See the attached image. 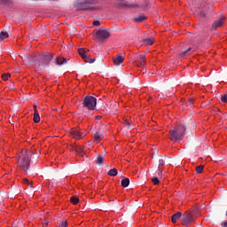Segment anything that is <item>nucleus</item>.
Masks as SVG:
<instances>
[{
  "label": "nucleus",
  "mask_w": 227,
  "mask_h": 227,
  "mask_svg": "<svg viewBox=\"0 0 227 227\" xmlns=\"http://www.w3.org/2000/svg\"><path fill=\"white\" fill-rule=\"evenodd\" d=\"M124 125L127 129H130V121L129 120L124 121Z\"/></svg>",
  "instance_id": "obj_35"
},
{
  "label": "nucleus",
  "mask_w": 227,
  "mask_h": 227,
  "mask_svg": "<svg viewBox=\"0 0 227 227\" xmlns=\"http://www.w3.org/2000/svg\"><path fill=\"white\" fill-rule=\"evenodd\" d=\"M67 226H68V224L67 223V220L64 219L60 221L59 227H67Z\"/></svg>",
  "instance_id": "obj_34"
},
{
  "label": "nucleus",
  "mask_w": 227,
  "mask_h": 227,
  "mask_svg": "<svg viewBox=\"0 0 227 227\" xmlns=\"http://www.w3.org/2000/svg\"><path fill=\"white\" fill-rule=\"evenodd\" d=\"M221 100H222V102H227V94H225V95H223V96H222L221 97Z\"/></svg>",
  "instance_id": "obj_38"
},
{
  "label": "nucleus",
  "mask_w": 227,
  "mask_h": 227,
  "mask_svg": "<svg viewBox=\"0 0 227 227\" xmlns=\"http://www.w3.org/2000/svg\"><path fill=\"white\" fill-rule=\"evenodd\" d=\"M100 140V133H96L94 136V141H99Z\"/></svg>",
  "instance_id": "obj_36"
},
{
  "label": "nucleus",
  "mask_w": 227,
  "mask_h": 227,
  "mask_svg": "<svg viewBox=\"0 0 227 227\" xmlns=\"http://www.w3.org/2000/svg\"><path fill=\"white\" fill-rule=\"evenodd\" d=\"M145 45H153V39H144Z\"/></svg>",
  "instance_id": "obj_26"
},
{
  "label": "nucleus",
  "mask_w": 227,
  "mask_h": 227,
  "mask_svg": "<svg viewBox=\"0 0 227 227\" xmlns=\"http://www.w3.org/2000/svg\"><path fill=\"white\" fill-rule=\"evenodd\" d=\"M55 65L61 67L62 65H67V59L63 57H56Z\"/></svg>",
  "instance_id": "obj_13"
},
{
  "label": "nucleus",
  "mask_w": 227,
  "mask_h": 227,
  "mask_svg": "<svg viewBox=\"0 0 227 227\" xmlns=\"http://www.w3.org/2000/svg\"><path fill=\"white\" fill-rule=\"evenodd\" d=\"M9 77H12V74H4L2 75L3 81H8V78H9Z\"/></svg>",
  "instance_id": "obj_33"
},
{
  "label": "nucleus",
  "mask_w": 227,
  "mask_h": 227,
  "mask_svg": "<svg viewBox=\"0 0 227 227\" xmlns=\"http://www.w3.org/2000/svg\"><path fill=\"white\" fill-rule=\"evenodd\" d=\"M34 111H35V113H36V111H38V110L36 109V106H34Z\"/></svg>",
  "instance_id": "obj_43"
},
{
  "label": "nucleus",
  "mask_w": 227,
  "mask_h": 227,
  "mask_svg": "<svg viewBox=\"0 0 227 227\" xmlns=\"http://www.w3.org/2000/svg\"><path fill=\"white\" fill-rule=\"evenodd\" d=\"M71 137H74V139H82L86 136V132H81L77 129H73L71 132Z\"/></svg>",
  "instance_id": "obj_9"
},
{
  "label": "nucleus",
  "mask_w": 227,
  "mask_h": 227,
  "mask_svg": "<svg viewBox=\"0 0 227 227\" xmlns=\"http://www.w3.org/2000/svg\"><path fill=\"white\" fill-rule=\"evenodd\" d=\"M221 226L227 227V221L222 222Z\"/></svg>",
  "instance_id": "obj_40"
},
{
  "label": "nucleus",
  "mask_w": 227,
  "mask_h": 227,
  "mask_svg": "<svg viewBox=\"0 0 227 227\" xmlns=\"http://www.w3.org/2000/svg\"><path fill=\"white\" fill-rule=\"evenodd\" d=\"M159 175H162V168L159 167Z\"/></svg>",
  "instance_id": "obj_42"
},
{
  "label": "nucleus",
  "mask_w": 227,
  "mask_h": 227,
  "mask_svg": "<svg viewBox=\"0 0 227 227\" xmlns=\"http://www.w3.org/2000/svg\"><path fill=\"white\" fill-rule=\"evenodd\" d=\"M123 61H125V57H123L121 54H117L114 58V65H115V67H120Z\"/></svg>",
  "instance_id": "obj_10"
},
{
  "label": "nucleus",
  "mask_w": 227,
  "mask_h": 227,
  "mask_svg": "<svg viewBox=\"0 0 227 227\" xmlns=\"http://www.w3.org/2000/svg\"><path fill=\"white\" fill-rule=\"evenodd\" d=\"M189 223H192L191 220H189L188 217L185 216V215H184L183 218H182V224L184 226H187V224H189Z\"/></svg>",
  "instance_id": "obj_23"
},
{
  "label": "nucleus",
  "mask_w": 227,
  "mask_h": 227,
  "mask_svg": "<svg viewBox=\"0 0 227 227\" xmlns=\"http://www.w3.org/2000/svg\"><path fill=\"white\" fill-rule=\"evenodd\" d=\"M96 164L98 166H104V155L99 154L96 158Z\"/></svg>",
  "instance_id": "obj_15"
},
{
  "label": "nucleus",
  "mask_w": 227,
  "mask_h": 227,
  "mask_svg": "<svg viewBox=\"0 0 227 227\" xmlns=\"http://www.w3.org/2000/svg\"><path fill=\"white\" fill-rule=\"evenodd\" d=\"M197 212L196 207H194L192 211H186L184 216H186L190 222L192 223V221H194V215H196Z\"/></svg>",
  "instance_id": "obj_12"
},
{
  "label": "nucleus",
  "mask_w": 227,
  "mask_h": 227,
  "mask_svg": "<svg viewBox=\"0 0 227 227\" xmlns=\"http://www.w3.org/2000/svg\"><path fill=\"white\" fill-rule=\"evenodd\" d=\"M93 35L95 36V40L98 42H104V40H107V38L111 36L109 29L104 27H100L98 30H94Z\"/></svg>",
  "instance_id": "obj_5"
},
{
  "label": "nucleus",
  "mask_w": 227,
  "mask_h": 227,
  "mask_svg": "<svg viewBox=\"0 0 227 227\" xmlns=\"http://www.w3.org/2000/svg\"><path fill=\"white\" fill-rule=\"evenodd\" d=\"M145 59H146V56L143 54L137 55L136 58V62L137 67L145 68V65L146 63Z\"/></svg>",
  "instance_id": "obj_8"
},
{
  "label": "nucleus",
  "mask_w": 227,
  "mask_h": 227,
  "mask_svg": "<svg viewBox=\"0 0 227 227\" xmlns=\"http://www.w3.org/2000/svg\"><path fill=\"white\" fill-rule=\"evenodd\" d=\"M185 127L188 129H192V130H196V121L188 120L185 121V126L180 124L177 128L171 129L169 131L170 141H182V139L185 137Z\"/></svg>",
  "instance_id": "obj_1"
},
{
  "label": "nucleus",
  "mask_w": 227,
  "mask_h": 227,
  "mask_svg": "<svg viewBox=\"0 0 227 227\" xmlns=\"http://www.w3.org/2000/svg\"><path fill=\"white\" fill-rule=\"evenodd\" d=\"M196 17H200V19H203L207 16L206 12L198 11L195 12Z\"/></svg>",
  "instance_id": "obj_20"
},
{
  "label": "nucleus",
  "mask_w": 227,
  "mask_h": 227,
  "mask_svg": "<svg viewBox=\"0 0 227 227\" xmlns=\"http://www.w3.org/2000/svg\"><path fill=\"white\" fill-rule=\"evenodd\" d=\"M47 224H49V222H47V221H44V222L43 223V227H47Z\"/></svg>",
  "instance_id": "obj_41"
},
{
  "label": "nucleus",
  "mask_w": 227,
  "mask_h": 227,
  "mask_svg": "<svg viewBox=\"0 0 227 227\" xmlns=\"http://www.w3.org/2000/svg\"><path fill=\"white\" fill-rule=\"evenodd\" d=\"M23 184L33 187V183L29 181V179H23Z\"/></svg>",
  "instance_id": "obj_32"
},
{
  "label": "nucleus",
  "mask_w": 227,
  "mask_h": 227,
  "mask_svg": "<svg viewBox=\"0 0 227 227\" xmlns=\"http://www.w3.org/2000/svg\"><path fill=\"white\" fill-rule=\"evenodd\" d=\"M70 201L73 205H77V203H79V198L73 196L71 197Z\"/></svg>",
  "instance_id": "obj_25"
},
{
  "label": "nucleus",
  "mask_w": 227,
  "mask_h": 227,
  "mask_svg": "<svg viewBox=\"0 0 227 227\" xmlns=\"http://www.w3.org/2000/svg\"><path fill=\"white\" fill-rule=\"evenodd\" d=\"M97 120H102V116H98Z\"/></svg>",
  "instance_id": "obj_44"
},
{
  "label": "nucleus",
  "mask_w": 227,
  "mask_h": 227,
  "mask_svg": "<svg viewBox=\"0 0 227 227\" xmlns=\"http://www.w3.org/2000/svg\"><path fill=\"white\" fill-rule=\"evenodd\" d=\"M190 104H192V99H189Z\"/></svg>",
  "instance_id": "obj_46"
},
{
  "label": "nucleus",
  "mask_w": 227,
  "mask_h": 227,
  "mask_svg": "<svg viewBox=\"0 0 227 227\" xmlns=\"http://www.w3.org/2000/svg\"><path fill=\"white\" fill-rule=\"evenodd\" d=\"M224 24V18L218 19L216 21L213 23L212 28L213 29H217V27H221Z\"/></svg>",
  "instance_id": "obj_14"
},
{
  "label": "nucleus",
  "mask_w": 227,
  "mask_h": 227,
  "mask_svg": "<svg viewBox=\"0 0 227 227\" xmlns=\"http://www.w3.org/2000/svg\"><path fill=\"white\" fill-rule=\"evenodd\" d=\"M12 0H0V4H12Z\"/></svg>",
  "instance_id": "obj_30"
},
{
  "label": "nucleus",
  "mask_w": 227,
  "mask_h": 227,
  "mask_svg": "<svg viewBox=\"0 0 227 227\" xmlns=\"http://www.w3.org/2000/svg\"><path fill=\"white\" fill-rule=\"evenodd\" d=\"M191 54H192V47L183 48L181 52L179 53V58H181V59H185V58L191 56Z\"/></svg>",
  "instance_id": "obj_7"
},
{
  "label": "nucleus",
  "mask_w": 227,
  "mask_h": 227,
  "mask_svg": "<svg viewBox=\"0 0 227 227\" xmlns=\"http://www.w3.org/2000/svg\"><path fill=\"white\" fill-rule=\"evenodd\" d=\"M34 123H40V114H38V110H35V113H34Z\"/></svg>",
  "instance_id": "obj_18"
},
{
  "label": "nucleus",
  "mask_w": 227,
  "mask_h": 227,
  "mask_svg": "<svg viewBox=\"0 0 227 227\" xmlns=\"http://www.w3.org/2000/svg\"><path fill=\"white\" fill-rule=\"evenodd\" d=\"M180 217H182V213L181 212L175 213L172 215V218H171L172 223L174 224L176 223V221H178V219H180Z\"/></svg>",
  "instance_id": "obj_16"
},
{
  "label": "nucleus",
  "mask_w": 227,
  "mask_h": 227,
  "mask_svg": "<svg viewBox=\"0 0 227 227\" xmlns=\"http://www.w3.org/2000/svg\"><path fill=\"white\" fill-rule=\"evenodd\" d=\"M52 58H54V55L51 53H44L43 55H39L36 59L35 61L34 62V65L35 67H49V63L52 61Z\"/></svg>",
  "instance_id": "obj_4"
},
{
  "label": "nucleus",
  "mask_w": 227,
  "mask_h": 227,
  "mask_svg": "<svg viewBox=\"0 0 227 227\" xmlns=\"http://www.w3.org/2000/svg\"><path fill=\"white\" fill-rule=\"evenodd\" d=\"M30 152V155H35V153H33V151H29Z\"/></svg>",
  "instance_id": "obj_45"
},
{
  "label": "nucleus",
  "mask_w": 227,
  "mask_h": 227,
  "mask_svg": "<svg viewBox=\"0 0 227 227\" xmlns=\"http://www.w3.org/2000/svg\"><path fill=\"white\" fill-rule=\"evenodd\" d=\"M93 26H100V21L99 20H95L93 22Z\"/></svg>",
  "instance_id": "obj_39"
},
{
  "label": "nucleus",
  "mask_w": 227,
  "mask_h": 227,
  "mask_svg": "<svg viewBox=\"0 0 227 227\" xmlns=\"http://www.w3.org/2000/svg\"><path fill=\"white\" fill-rule=\"evenodd\" d=\"M205 167L203 166V165H199V166H197L196 167V172L200 175V174H201V173H203V168H204Z\"/></svg>",
  "instance_id": "obj_27"
},
{
  "label": "nucleus",
  "mask_w": 227,
  "mask_h": 227,
  "mask_svg": "<svg viewBox=\"0 0 227 227\" xmlns=\"http://www.w3.org/2000/svg\"><path fill=\"white\" fill-rule=\"evenodd\" d=\"M70 150L76 152L81 157H84V149L81 145H72Z\"/></svg>",
  "instance_id": "obj_11"
},
{
  "label": "nucleus",
  "mask_w": 227,
  "mask_h": 227,
  "mask_svg": "<svg viewBox=\"0 0 227 227\" xmlns=\"http://www.w3.org/2000/svg\"><path fill=\"white\" fill-rule=\"evenodd\" d=\"M166 164V160H164V158H160L159 160V168H160L161 166H164Z\"/></svg>",
  "instance_id": "obj_31"
},
{
  "label": "nucleus",
  "mask_w": 227,
  "mask_h": 227,
  "mask_svg": "<svg viewBox=\"0 0 227 227\" xmlns=\"http://www.w3.org/2000/svg\"><path fill=\"white\" fill-rule=\"evenodd\" d=\"M9 36H10V34H8V32L2 31L0 33V42H3L4 38H9Z\"/></svg>",
  "instance_id": "obj_19"
},
{
  "label": "nucleus",
  "mask_w": 227,
  "mask_h": 227,
  "mask_svg": "<svg viewBox=\"0 0 227 227\" xmlns=\"http://www.w3.org/2000/svg\"><path fill=\"white\" fill-rule=\"evenodd\" d=\"M82 59H84V61H86V63H95V59H90V56H88V55H84L82 57Z\"/></svg>",
  "instance_id": "obj_24"
},
{
  "label": "nucleus",
  "mask_w": 227,
  "mask_h": 227,
  "mask_svg": "<svg viewBox=\"0 0 227 227\" xmlns=\"http://www.w3.org/2000/svg\"><path fill=\"white\" fill-rule=\"evenodd\" d=\"M83 107L89 109L90 111H93L97 106V98L93 96H86L83 99Z\"/></svg>",
  "instance_id": "obj_6"
},
{
  "label": "nucleus",
  "mask_w": 227,
  "mask_h": 227,
  "mask_svg": "<svg viewBox=\"0 0 227 227\" xmlns=\"http://www.w3.org/2000/svg\"><path fill=\"white\" fill-rule=\"evenodd\" d=\"M134 20H135V22H143V20H146V16H145V14H143V13L137 15L134 18Z\"/></svg>",
  "instance_id": "obj_17"
},
{
  "label": "nucleus",
  "mask_w": 227,
  "mask_h": 227,
  "mask_svg": "<svg viewBox=\"0 0 227 227\" xmlns=\"http://www.w3.org/2000/svg\"><path fill=\"white\" fill-rule=\"evenodd\" d=\"M153 184H154V185H157L159 184V179L157 177H153Z\"/></svg>",
  "instance_id": "obj_37"
},
{
  "label": "nucleus",
  "mask_w": 227,
  "mask_h": 227,
  "mask_svg": "<svg viewBox=\"0 0 227 227\" xmlns=\"http://www.w3.org/2000/svg\"><path fill=\"white\" fill-rule=\"evenodd\" d=\"M78 53L80 54V56L82 58L86 56V51H84V49H82V48L78 49Z\"/></svg>",
  "instance_id": "obj_29"
},
{
  "label": "nucleus",
  "mask_w": 227,
  "mask_h": 227,
  "mask_svg": "<svg viewBox=\"0 0 227 227\" xmlns=\"http://www.w3.org/2000/svg\"><path fill=\"white\" fill-rule=\"evenodd\" d=\"M93 4H98V0H82L76 4L78 10L82 11H97L100 10V6H93Z\"/></svg>",
  "instance_id": "obj_2"
},
{
  "label": "nucleus",
  "mask_w": 227,
  "mask_h": 227,
  "mask_svg": "<svg viewBox=\"0 0 227 227\" xmlns=\"http://www.w3.org/2000/svg\"><path fill=\"white\" fill-rule=\"evenodd\" d=\"M117 175H118V169L116 168H112L108 171L109 176H117Z\"/></svg>",
  "instance_id": "obj_21"
},
{
  "label": "nucleus",
  "mask_w": 227,
  "mask_h": 227,
  "mask_svg": "<svg viewBox=\"0 0 227 227\" xmlns=\"http://www.w3.org/2000/svg\"><path fill=\"white\" fill-rule=\"evenodd\" d=\"M130 184V180L127 177H125L124 179L121 180V186L122 187H127L128 185Z\"/></svg>",
  "instance_id": "obj_22"
},
{
  "label": "nucleus",
  "mask_w": 227,
  "mask_h": 227,
  "mask_svg": "<svg viewBox=\"0 0 227 227\" xmlns=\"http://www.w3.org/2000/svg\"><path fill=\"white\" fill-rule=\"evenodd\" d=\"M142 8H144V10H146L147 8H150V0H146L144 4H142Z\"/></svg>",
  "instance_id": "obj_28"
},
{
  "label": "nucleus",
  "mask_w": 227,
  "mask_h": 227,
  "mask_svg": "<svg viewBox=\"0 0 227 227\" xmlns=\"http://www.w3.org/2000/svg\"><path fill=\"white\" fill-rule=\"evenodd\" d=\"M18 162L23 171H27L29 169V166L31 164V156L27 153V150L21 151Z\"/></svg>",
  "instance_id": "obj_3"
}]
</instances>
